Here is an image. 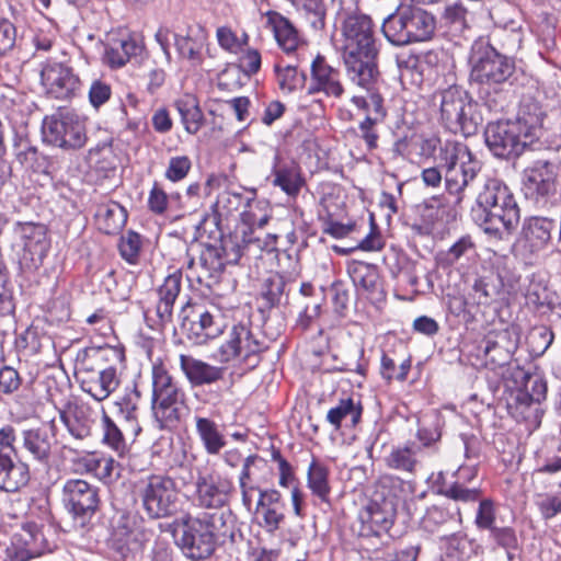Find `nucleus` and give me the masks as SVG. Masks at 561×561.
Listing matches in <instances>:
<instances>
[{"label": "nucleus", "instance_id": "21", "mask_svg": "<svg viewBox=\"0 0 561 561\" xmlns=\"http://www.w3.org/2000/svg\"><path fill=\"white\" fill-rule=\"evenodd\" d=\"M183 397L179 386L152 397V410L160 428H171L178 424Z\"/></svg>", "mask_w": 561, "mask_h": 561}, {"label": "nucleus", "instance_id": "6", "mask_svg": "<svg viewBox=\"0 0 561 561\" xmlns=\"http://www.w3.org/2000/svg\"><path fill=\"white\" fill-rule=\"evenodd\" d=\"M435 31L434 16L424 9L401 3L381 25L385 38L393 46H407L430 39Z\"/></svg>", "mask_w": 561, "mask_h": 561}, {"label": "nucleus", "instance_id": "59", "mask_svg": "<svg viewBox=\"0 0 561 561\" xmlns=\"http://www.w3.org/2000/svg\"><path fill=\"white\" fill-rule=\"evenodd\" d=\"M168 204V194L158 182H154L148 196L149 209L157 215H161L167 210Z\"/></svg>", "mask_w": 561, "mask_h": 561}, {"label": "nucleus", "instance_id": "39", "mask_svg": "<svg viewBox=\"0 0 561 561\" xmlns=\"http://www.w3.org/2000/svg\"><path fill=\"white\" fill-rule=\"evenodd\" d=\"M101 229L107 233L117 232L126 222V211L117 203L101 205L96 211Z\"/></svg>", "mask_w": 561, "mask_h": 561}, {"label": "nucleus", "instance_id": "3", "mask_svg": "<svg viewBox=\"0 0 561 561\" xmlns=\"http://www.w3.org/2000/svg\"><path fill=\"white\" fill-rule=\"evenodd\" d=\"M541 130L540 115H519L515 121L488 124L484 137L490 151L499 158L511 159L531 148Z\"/></svg>", "mask_w": 561, "mask_h": 561}, {"label": "nucleus", "instance_id": "64", "mask_svg": "<svg viewBox=\"0 0 561 561\" xmlns=\"http://www.w3.org/2000/svg\"><path fill=\"white\" fill-rule=\"evenodd\" d=\"M261 54L253 48H248L240 57V68L248 76L255 75L261 68Z\"/></svg>", "mask_w": 561, "mask_h": 561}, {"label": "nucleus", "instance_id": "48", "mask_svg": "<svg viewBox=\"0 0 561 561\" xmlns=\"http://www.w3.org/2000/svg\"><path fill=\"white\" fill-rule=\"evenodd\" d=\"M298 10H304L310 19L313 27L324 26V9L321 0H289Z\"/></svg>", "mask_w": 561, "mask_h": 561}, {"label": "nucleus", "instance_id": "27", "mask_svg": "<svg viewBox=\"0 0 561 561\" xmlns=\"http://www.w3.org/2000/svg\"><path fill=\"white\" fill-rule=\"evenodd\" d=\"M272 174L273 185L280 187L289 196H296L304 185L299 165L295 162L280 164L278 154L274 157Z\"/></svg>", "mask_w": 561, "mask_h": 561}, {"label": "nucleus", "instance_id": "4", "mask_svg": "<svg viewBox=\"0 0 561 561\" xmlns=\"http://www.w3.org/2000/svg\"><path fill=\"white\" fill-rule=\"evenodd\" d=\"M241 242L242 244L232 239H225L220 248L207 247L202 251L198 262L191 260L187 268L196 270L197 280L210 286L218 280L226 264H237L245 251L250 252L252 249L261 251L270 245L267 241L256 236L251 227L242 231Z\"/></svg>", "mask_w": 561, "mask_h": 561}, {"label": "nucleus", "instance_id": "5", "mask_svg": "<svg viewBox=\"0 0 561 561\" xmlns=\"http://www.w3.org/2000/svg\"><path fill=\"white\" fill-rule=\"evenodd\" d=\"M437 160L444 171L445 186L449 194L457 196V204L463 199L467 190L482 183V163L469 147L459 141L447 140L440 147Z\"/></svg>", "mask_w": 561, "mask_h": 561}, {"label": "nucleus", "instance_id": "14", "mask_svg": "<svg viewBox=\"0 0 561 561\" xmlns=\"http://www.w3.org/2000/svg\"><path fill=\"white\" fill-rule=\"evenodd\" d=\"M61 500L82 526L95 514L100 504L98 489L81 479H69L64 483Z\"/></svg>", "mask_w": 561, "mask_h": 561}, {"label": "nucleus", "instance_id": "17", "mask_svg": "<svg viewBox=\"0 0 561 561\" xmlns=\"http://www.w3.org/2000/svg\"><path fill=\"white\" fill-rule=\"evenodd\" d=\"M233 491V482L217 473L199 476L196 480L198 504L206 508L222 507Z\"/></svg>", "mask_w": 561, "mask_h": 561}, {"label": "nucleus", "instance_id": "40", "mask_svg": "<svg viewBox=\"0 0 561 561\" xmlns=\"http://www.w3.org/2000/svg\"><path fill=\"white\" fill-rule=\"evenodd\" d=\"M347 273L357 288L366 293L376 290L378 276L370 264L353 261L347 266Z\"/></svg>", "mask_w": 561, "mask_h": 561}, {"label": "nucleus", "instance_id": "32", "mask_svg": "<svg viewBox=\"0 0 561 561\" xmlns=\"http://www.w3.org/2000/svg\"><path fill=\"white\" fill-rule=\"evenodd\" d=\"M363 407L359 400L353 397L341 398L337 404L327 413V421L339 431L343 421H350L351 426H356L362 417Z\"/></svg>", "mask_w": 561, "mask_h": 561}, {"label": "nucleus", "instance_id": "53", "mask_svg": "<svg viewBox=\"0 0 561 561\" xmlns=\"http://www.w3.org/2000/svg\"><path fill=\"white\" fill-rule=\"evenodd\" d=\"M192 163L188 157L178 156L172 157L169 161V165L165 170V178L172 182L183 180L188 171L191 170Z\"/></svg>", "mask_w": 561, "mask_h": 561}, {"label": "nucleus", "instance_id": "29", "mask_svg": "<svg viewBox=\"0 0 561 561\" xmlns=\"http://www.w3.org/2000/svg\"><path fill=\"white\" fill-rule=\"evenodd\" d=\"M23 447L31 457L43 465L49 462L53 448V437L43 428L23 431Z\"/></svg>", "mask_w": 561, "mask_h": 561}, {"label": "nucleus", "instance_id": "36", "mask_svg": "<svg viewBox=\"0 0 561 561\" xmlns=\"http://www.w3.org/2000/svg\"><path fill=\"white\" fill-rule=\"evenodd\" d=\"M184 128L190 134H196L204 124V115L195 96L185 94L174 103Z\"/></svg>", "mask_w": 561, "mask_h": 561}, {"label": "nucleus", "instance_id": "44", "mask_svg": "<svg viewBox=\"0 0 561 561\" xmlns=\"http://www.w3.org/2000/svg\"><path fill=\"white\" fill-rule=\"evenodd\" d=\"M103 442L122 455L126 450V443L122 430L112 421V419L103 411Z\"/></svg>", "mask_w": 561, "mask_h": 561}, {"label": "nucleus", "instance_id": "54", "mask_svg": "<svg viewBox=\"0 0 561 561\" xmlns=\"http://www.w3.org/2000/svg\"><path fill=\"white\" fill-rule=\"evenodd\" d=\"M274 69L279 89L287 93L294 91L298 81L296 67L276 64Z\"/></svg>", "mask_w": 561, "mask_h": 561}, {"label": "nucleus", "instance_id": "61", "mask_svg": "<svg viewBox=\"0 0 561 561\" xmlns=\"http://www.w3.org/2000/svg\"><path fill=\"white\" fill-rule=\"evenodd\" d=\"M112 94L111 85L102 80H94L89 89V101L94 108L106 103Z\"/></svg>", "mask_w": 561, "mask_h": 561}, {"label": "nucleus", "instance_id": "28", "mask_svg": "<svg viewBox=\"0 0 561 561\" xmlns=\"http://www.w3.org/2000/svg\"><path fill=\"white\" fill-rule=\"evenodd\" d=\"M196 433L208 455H218L226 446L222 428L214 420L196 414L194 416Z\"/></svg>", "mask_w": 561, "mask_h": 561}, {"label": "nucleus", "instance_id": "22", "mask_svg": "<svg viewBox=\"0 0 561 561\" xmlns=\"http://www.w3.org/2000/svg\"><path fill=\"white\" fill-rule=\"evenodd\" d=\"M180 367L188 382L194 387L211 385L222 379L225 369L213 366L191 355H180Z\"/></svg>", "mask_w": 561, "mask_h": 561}, {"label": "nucleus", "instance_id": "15", "mask_svg": "<svg viewBox=\"0 0 561 561\" xmlns=\"http://www.w3.org/2000/svg\"><path fill=\"white\" fill-rule=\"evenodd\" d=\"M47 94L57 100H71L81 92L82 83L73 69L62 62H48L41 71Z\"/></svg>", "mask_w": 561, "mask_h": 561}, {"label": "nucleus", "instance_id": "60", "mask_svg": "<svg viewBox=\"0 0 561 561\" xmlns=\"http://www.w3.org/2000/svg\"><path fill=\"white\" fill-rule=\"evenodd\" d=\"M16 44V28L8 20L0 22V56L7 55Z\"/></svg>", "mask_w": 561, "mask_h": 561}, {"label": "nucleus", "instance_id": "25", "mask_svg": "<svg viewBox=\"0 0 561 561\" xmlns=\"http://www.w3.org/2000/svg\"><path fill=\"white\" fill-rule=\"evenodd\" d=\"M154 38L161 47L168 62L171 61L169 48L172 39L174 41L176 50L182 58L195 61L199 57V46L191 36H181L173 33L168 27H159L156 32Z\"/></svg>", "mask_w": 561, "mask_h": 561}, {"label": "nucleus", "instance_id": "30", "mask_svg": "<svg viewBox=\"0 0 561 561\" xmlns=\"http://www.w3.org/2000/svg\"><path fill=\"white\" fill-rule=\"evenodd\" d=\"M393 517L394 510L388 503L371 502L359 513L360 522L374 534L387 531L393 524Z\"/></svg>", "mask_w": 561, "mask_h": 561}, {"label": "nucleus", "instance_id": "46", "mask_svg": "<svg viewBox=\"0 0 561 561\" xmlns=\"http://www.w3.org/2000/svg\"><path fill=\"white\" fill-rule=\"evenodd\" d=\"M474 14L461 2H455L446 7L444 19L459 30L469 27Z\"/></svg>", "mask_w": 561, "mask_h": 561}, {"label": "nucleus", "instance_id": "7", "mask_svg": "<svg viewBox=\"0 0 561 561\" xmlns=\"http://www.w3.org/2000/svg\"><path fill=\"white\" fill-rule=\"evenodd\" d=\"M433 102L439 108L443 124L450 131L466 136L476 133L478 122L472 115L473 103L467 91L453 84L437 91Z\"/></svg>", "mask_w": 561, "mask_h": 561}, {"label": "nucleus", "instance_id": "2", "mask_svg": "<svg viewBox=\"0 0 561 561\" xmlns=\"http://www.w3.org/2000/svg\"><path fill=\"white\" fill-rule=\"evenodd\" d=\"M472 209L479 227L490 237L507 240L517 228L520 211L508 186L499 179L485 178Z\"/></svg>", "mask_w": 561, "mask_h": 561}, {"label": "nucleus", "instance_id": "51", "mask_svg": "<svg viewBox=\"0 0 561 561\" xmlns=\"http://www.w3.org/2000/svg\"><path fill=\"white\" fill-rule=\"evenodd\" d=\"M141 240L140 236L134 231H128L122 236L119 242L121 255L129 263H135L140 251Z\"/></svg>", "mask_w": 561, "mask_h": 561}, {"label": "nucleus", "instance_id": "47", "mask_svg": "<svg viewBox=\"0 0 561 561\" xmlns=\"http://www.w3.org/2000/svg\"><path fill=\"white\" fill-rule=\"evenodd\" d=\"M553 341V333L547 327L533 328L527 336V343L536 355L543 354Z\"/></svg>", "mask_w": 561, "mask_h": 561}, {"label": "nucleus", "instance_id": "56", "mask_svg": "<svg viewBox=\"0 0 561 561\" xmlns=\"http://www.w3.org/2000/svg\"><path fill=\"white\" fill-rule=\"evenodd\" d=\"M178 387L173 378L162 365L154 364L152 367V397Z\"/></svg>", "mask_w": 561, "mask_h": 561}, {"label": "nucleus", "instance_id": "52", "mask_svg": "<svg viewBox=\"0 0 561 561\" xmlns=\"http://www.w3.org/2000/svg\"><path fill=\"white\" fill-rule=\"evenodd\" d=\"M444 493L447 497L463 503H473L480 501L481 495L480 489L466 488L459 482L453 483L450 486L446 489Z\"/></svg>", "mask_w": 561, "mask_h": 561}, {"label": "nucleus", "instance_id": "12", "mask_svg": "<svg viewBox=\"0 0 561 561\" xmlns=\"http://www.w3.org/2000/svg\"><path fill=\"white\" fill-rule=\"evenodd\" d=\"M42 133L46 142L60 148L79 149L87 142L84 122L72 113L45 117Z\"/></svg>", "mask_w": 561, "mask_h": 561}, {"label": "nucleus", "instance_id": "23", "mask_svg": "<svg viewBox=\"0 0 561 561\" xmlns=\"http://www.w3.org/2000/svg\"><path fill=\"white\" fill-rule=\"evenodd\" d=\"M28 481V466L0 451V490L14 493L26 486Z\"/></svg>", "mask_w": 561, "mask_h": 561}, {"label": "nucleus", "instance_id": "35", "mask_svg": "<svg viewBox=\"0 0 561 561\" xmlns=\"http://www.w3.org/2000/svg\"><path fill=\"white\" fill-rule=\"evenodd\" d=\"M141 47L129 36L112 39L106 47L105 58L113 68H119L140 53Z\"/></svg>", "mask_w": 561, "mask_h": 561}, {"label": "nucleus", "instance_id": "31", "mask_svg": "<svg viewBox=\"0 0 561 561\" xmlns=\"http://www.w3.org/2000/svg\"><path fill=\"white\" fill-rule=\"evenodd\" d=\"M181 290V274L173 273L164 278L158 289L157 316L162 324L171 322L173 305Z\"/></svg>", "mask_w": 561, "mask_h": 561}, {"label": "nucleus", "instance_id": "43", "mask_svg": "<svg viewBox=\"0 0 561 561\" xmlns=\"http://www.w3.org/2000/svg\"><path fill=\"white\" fill-rule=\"evenodd\" d=\"M138 396H125L116 402L118 411L125 421V431L133 436H137L141 432V427L137 420V399Z\"/></svg>", "mask_w": 561, "mask_h": 561}, {"label": "nucleus", "instance_id": "11", "mask_svg": "<svg viewBox=\"0 0 561 561\" xmlns=\"http://www.w3.org/2000/svg\"><path fill=\"white\" fill-rule=\"evenodd\" d=\"M265 348V341L249 323L232 325L225 342L218 347L215 358L220 363L233 359L248 360Z\"/></svg>", "mask_w": 561, "mask_h": 561}, {"label": "nucleus", "instance_id": "9", "mask_svg": "<svg viewBox=\"0 0 561 561\" xmlns=\"http://www.w3.org/2000/svg\"><path fill=\"white\" fill-rule=\"evenodd\" d=\"M136 494L151 518H162L175 510L178 490L175 482L165 476L152 474L136 484Z\"/></svg>", "mask_w": 561, "mask_h": 561}, {"label": "nucleus", "instance_id": "13", "mask_svg": "<svg viewBox=\"0 0 561 561\" xmlns=\"http://www.w3.org/2000/svg\"><path fill=\"white\" fill-rule=\"evenodd\" d=\"M558 168L548 160H537L524 170L525 196L537 205L546 206L557 193Z\"/></svg>", "mask_w": 561, "mask_h": 561}, {"label": "nucleus", "instance_id": "16", "mask_svg": "<svg viewBox=\"0 0 561 561\" xmlns=\"http://www.w3.org/2000/svg\"><path fill=\"white\" fill-rule=\"evenodd\" d=\"M308 93L311 95L323 93L333 99H341L345 93L340 70L329 65L323 56L318 55L311 64V82Z\"/></svg>", "mask_w": 561, "mask_h": 561}, {"label": "nucleus", "instance_id": "58", "mask_svg": "<svg viewBox=\"0 0 561 561\" xmlns=\"http://www.w3.org/2000/svg\"><path fill=\"white\" fill-rule=\"evenodd\" d=\"M536 504L543 519H551L561 514V497L558 495L546 494L539 496Z\"/></svg>", "mask_w": 561, "mask_h": 561}, {"label": "nucleus", "instance_id": "18", "mask_svg": "<svg viewBox=\"0 0 561 561\" xmlns=\"http://www.w3.org/2000/svg\"><path fill=\"white\" fill-rule=\"evenodd\" d=\"M81 389L94 400L107 399L119 386V377L115 367L82 368L80 370Z\"/></svg>", "mask_w": 561, "mask_h": 561}, {"label": "nucleus", "instance_id": "41", "mask_svg": "<svg viewBox=\"0 0 561 561\" xmlns=\"http://www.w3.org/2000/svg\"><path fill=\"white\" fill-rule=\"evenodd\" d=\"M307 484L313 495L322 501H328L331 490L329 485V470L317 460H312L309 465Z\"/></svg>", "mask_w": 561, "mask_h": 561}, {"label": "nucleus", "instance_id": "49", "mask_svg": "<svg viewBox=\"0 0 561 561\" xmlns=\"http://www.w3.org/2000/svg\"><path fill=\"white\" fill-rule=\"evenodd\" d=\"M490 531L496 543L507 551V558L512 561L514 559L512 550H516L518 547L515 530L511 527H494Z\"/></svg>", "mask_w": 561, "mask_h": 561}, {"label": "nucleus", "instance_id": "24", "mask_svg": "<svg viewBox=\"0 0 561 561\" xmlns=\"http://www.w3.org/2000/svg\"><path fill=\"white\" fill-rule=\"evenodd\" d=\"M554 226V221L546 217H530L524 221L522 241L529 252H537L549 243Z\"/></svg>", "mask_w": 561, "mask_h": 561}, {"label": "nucleus", "instance_id": "19", "mask_svg": "<svg viewBox=\"0 0 561 561\" xmlns=\"http://www.w3.org/2000/svg\"><path fill=\"white\" fill-rule=\"evenodd\" d=\"M20 237L23 243L22 261L27 267L36 268L49 249L46 228L43 225L26 222L21 226Z\"/></svg>", "mask_w": 561, "mask_h": 561}, {"label": "nucleus", "instance_id": "38", "mask_svg": "<svg viewBox=\"0 0 561 561\" xmlns=\"http://www.w3.org/2000/svg\"><path fill=\"white\" fill-rule=\"evenodd\" d=\"M474 253V243L469 236L458 239L448 250L437 254L436 261L442 268H448L462 259H469Z\"/></svg>", "mask_w": 561, "mask_h": 561}, {"label": "nucleus", "instance_id": "1", "mask_svg": "<svg viewBox=\"0 0 561 561\" xmlns=\"http://www.w3.org/2000/svg\"><path fill=\"white\" fill-rule=\"evenodd\" d=\"M341 31L342 59L348 81L369 84L378 69L379 54L371 18L364 13L348 14Z\"/></svg>", "mask_w": 561, "mask_h": 561}, {"label": "nucleus", "instance_id": "26", "mask_svg": "<svg viewBox=\"0 0 561 561\" xmlns=\"http://www.w3.org/2000/svg\"><path fill=\"white\" fill-rule=\"evenodd\" d=\"M266 19L278 46L287 54L295 51L299 46L300 36L291 22L275 11H268Z\"/></svg>", "mask_w": 561, "mask_h": 561}, {"label": "nucleus", "instance_id": "37", "mask_svg": "<svg viewBox=\"0 0 561 561\" xmlns=\"http://www.w3.org/2000/svg\"><path fill=\"white\" fill-rule=\"evenodd\" d=\"M419 451L420 447L414 445L398 446L391 449L385 462L391 469L413 473L419 465L416 458Z\"/></svg>", "mask_w": 561, "mask_h": 561}, {"label": "nucleus", "instance_id": "33", "mask_svg": "<svg viewBox=\"0 0 561 561\" xmlns=\"http://www.w3.org/2000/svg\"><path fill=\"white\" fill-rule=\"evenodd\" d=\"M378 77H379V70L376 69V73H375L371 82H369V84H360L357 82H350L353 87H355L358 90L364 92L363 94H359V93L353 94L351 100H352V103L356 107L365 111L366 116H371L375 114L377 106L374 105L373 102H376V104L379 105L378 108L380 107V111L382 113V121H383L387 115V112L383 106V99L378 93L377 88H376Z\"/></svg>", "mask_w": 561, "mask_h": 561}, {"label": "nucleus", "instance_id": "50", "mask_svg": "<svg viewBox=\"0 0 561 561\" xmlns=\"http://www.w3.org/2000/svg\"><path fill=\"white\" fill-rule=\"evenodd\" d=\"M285 289V280L279 274L268 276L262 285V295L271 304L279 302Z\"/></svg>", "mask_w": 561, "mask_h": 561}, {"label": "nucleus", "instance_id": "34", "mask_svg": "<svg viewBox=\"0 0 561 561\" xmlns=\"http://www.w3.org/2000/svg\"><path fill=\"white\" fill-rule=\"evenodd\" d=\"M501 291V284L493 274L479 275L474 278L469 291L472 306L489 307Z\"/></svg>", "mask_w": 561, "mask_h": 561}, {"label": "nucleus", "instance_id": "55", "mask_svg": "<svg viewBox=\"0 0 561 561\" xmlns=\"http://www.w3.org/2000/svg\"><path fill=\"white\" fill-rule=\"evenodd\" d=\"M94 477L110 483L119 477V466L112 457L100 456Z\"/></svg>", "mask_w": 561, "mask_h": 561}, {"label": "nucleus", "instance_id": "42", "mask_svg": "<svg viewBox=\"0 0 561 561\" xmlns=\"http://www.w3.org/2000/svg\"><path fill=\"white\" fill-rule=\"evenodd\" d=\"M259 457L250 455L243 460L242 469L239 474V488L242 494L243 505L250 510L252 505L253 493L259 490L253 481L252 467L255 466Z\"/></svg>", "mask_w": 561, "mask_h": 561}, {"label": "nucleus", "instance_id": "20", "mask_svg": "<svg viewBox=\"0 0 561 561\" xmlns=\"http://www.w3.org/2000/svg\"><path fill=\"white\" fill-rule=\"evenodd\" d=\"M197 317V320L191 322L188 337L198 345L220 336L228 325L227 318L216 306L199 311Z\"/></svg>", "mask_w": 561, "mask_h": 561}, {"label": "nucleus", "instance_id": "57", "mask_svg": "<svg viewBox=\"0 0 561 561\" xmlns=\"http://www.w3.org/2000/svg\"><path fill=\"white\" fill-rule=\"evenodd\" d=\"M495 523V510L493 502L489 499L479 501L476 516V525L480 529H493Z\"/></svg>", "mask_w": 561, "mask_h": 561}, {"label": "nucleus", "instance_id": "8", "mask_svg": "<svg viewBox=\"0 0 561 561\" xmlns=\"http://www.w3.org/2000/svg\"><path fill=\"white\" fill-rule=\"evenodd\" d=\"M471 79L488 85L506 82L515 71V62L499 53L489 42L480 39L473 43L470 53Z\"/></svg>", "mask_w": 561, "mask_h": 561}, {"label": "nucleus", "instance_id": "62", "mask_svg": "<svg viewBox=\"0 0 561 561\" xmlns=\"http://www.w3.org/2000/svg\"><path fill=\"white\" fill-rule=\"evenodd\" d=\"M512 333L513 330L510 329L500 331L496 334L495 341H488V344L485 346V353L489 354L492 350L500 347L504 348L506 352V357H510V355L517 348V342L512 341Z\"/></svg>", "mask_w": 561, "mask_h": 561}, {"label": "nucleus", "instance_id": "63", "mask_svg": "<svg viewBox=\"0 0 561 561\" xmlns=\"http://www.w3.org/2000/svg\"><path fill=\"white\" fill-rule=\"evenodd\" d=\"M20 385L21 378L14 368L4 366L0 369V392L10 394L18 390Z\"/></svg>", "mask_w": 561, "mask_h": 561}, {"label": "nucleus", "instance_id": "45", "mask_svg": "<svg viewBox=\"0 0 561 561\" xmlns=\"http://www.w3.org/2000/svg\"><path fill=\"white\" fill-rule=\"evenodd\" d=\"M374 105L379 106L376 102H373ZM382 121V113L380 107H376V112L371 116H366L363 122L359 123L358 129L360 131V137L364 139L369 150L377 148L378 145V134L376 131L375 126L380 124Z\"/></svg>", "mask_w": 561, "mask_h": 561}, {"label": "nucleus", "instance_id": "10", "mask_svg": "<svg viewBox=\"0 0 561 561\" xmlns=\"http://www.w3.org/2000/svg\"><path fill=\"white\" fill-rule=\"evenodd\" d=\"M210 514L183 518L180 526L181 535L176 542L186 557L192 560L208 558L215 550L214 523Z\"/></svg>", "mask_w": 561, "mask_h": 561}]
</instances>
